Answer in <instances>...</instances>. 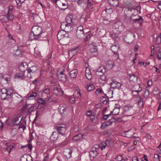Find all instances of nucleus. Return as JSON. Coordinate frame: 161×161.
I'll use <instances>...</instances> for the list:
<instances>
[{
  "label": "nucleus",
  "instance_id": "1",
  "mask_svg": "<svg viewBox=\"0 0 161 161\" xmlns=\"http://www.w3.org/2000/svg\"><path fill=\"white\" fill-rule=\"evenodd\" d=\"M44 36V33H42V28L38 26H35L32 29L29 40L31 41L38 40L41 38H43Z\"/></svg>",
  "mask_w": 161,
  "mask_h": 161
},
{
  "label": "nucleus",
  "instance_id": "2",
  "mask_svg": "<svg viewBox=\"0 0 161 161\" xmlns=\"http://www.w3.org/2000/svg\"><path fill=\"white\" fill-rule=\"evenodd\" d=\"M113 142L111 140H107L105 142H101L98 146L102 150H103L106 148H108L109 147L112 146Z\"/></svg>",
  "mask_w": 161,
  "mask_h": 161
},
{
  "label": "nucleus",
  "instance_id": "3",
  "mask_svg": "<svg viewBox=\"0 0 161 161\" xmlns=\"http://www.w3.org/2000/svg\"><path fill=\"white\" fill-rule=\"evenodd\" d=\"M73 25L68 24L66 22H62L61 23L60 29L67 32H70L73 30Z\"/></svg>",
  "mask_w": 161,
  "mask_h": 161
},
{
  "label": "nucleus",
  "instance_id": "4",
  "mask_svg": "<svg viewBox=\"0 0 161 161\" xmlns=\"http://www.w3.org/2000/svg\"><path fill=\"white\" fill-rule=\"evenodd\" d=\"M37 70V67L35 66H33L30 68L28 70V77L30 79L32 78L36 74Z\"/></svg>",
  "mask_w": 161,
  "mask_h": 161
},
{
  "label": "nucleus",
  "instance_id": "5",
  "mask_svg": "<svg viewBox=\"0 0 161 161\" xmlns=\"http://www.w3.org/2000/svg\"><path fill=\"white\" fill-rule=\"evenodd\" d=\"M56 129L58 130V132L62 135V136L64 137V139L65 136L64 135L66 131V126L64 124H61L59 125L56 127Z\"/></svg>",
  "mask_w": 161,
  "mask_h": 161
},
{
  "label": "nucleus",
  "instance_id": "6",
  "mask_svg": "<svg viewBox=\"0 0 161 161\" xmlns=\"http://www.w3.org/2000/svg\"><path fill=\"white\" fill-rule=\"evenodd\" d=\"M69 37L68 34L66 33V32L64 31L61 30L57 34V37L59 40L64 39L65 38Z\"/></svg>",
  "mask_w": 161,
  "mask_h": 161
},
{
  "label": "nucleus",
  "instance_id": "7",
  "mask_svg": "<svg viewBox=\"0 0 161 161\" xmlns=\"http://www.w3.org/2000/svg\"><path fill=\"white\" fill-rule=\"evenodd\" d=\"M53 91L54 94L57 96H61L63 94L64 92L60 86L54 87Z\"/></svg>",
  "mask_w": 161,
  "mask_h": 161
},
{
  "label": "nucleus",
  "instance_id": "8",
  "mask_svg": "<svg viewBox=\"0 0 161 161\" xmlns=\"http://www.w3.org/2000/svg\"><path fill=\"white\" fill-rule=\"evenodd\" d=\"M57 76L59 80L61 81L65 82L66 80L67 76L64 72L58 71Z\"/></svg>",
  "mask_w": 161,
  "mask_h": 161
},
{
  "label": "nucleus",
  "instance_id": "9",
  "mask_svg": "<svg viewBox=\"0 0 161 161\" xmlns=\"http://www.w3.org/2000/svg\"><path fill=\"white\" fill-rule=\"evenodd\" d=\"M113 28L115 29H117V31L120 32L123 31L124 26L121 22H118L114 24Z\"/></svg>",
  "mask_w": 161,
  "mask_h": 161
},
{
  "label": "nucleus",
  "instance_id": "10",
  "mask_svg": "<svg viewBox=\"0 0 161 161\" xmlns=\"http://www.w3.org/2000/svg\"><path fill=\"white\" fill-rule=\"evenodd\" d=\"M69 106L65 104H62L60 105L59 108V111L61 114H63L69 110Z\"/></svg>",
  "mask_w": 161,
  "mask_h": 161
},
{
  "label": "nucleus",
  "instance_id": "11",
  "mask_svg": "<svg viewBox=\"0 0 161 161\" xmlns=\"http://www.w3.org/2000/svg\"><path fill=\"white\" fill-rule=\"evenodd\" d=\"M130 81V83L131 84H134L136 83L138 80V77L135 74H129Z\"/></svg>",
  "mask_w": 161,
  "mask_h": 161
},
{
  "label": "nucleus",
  "instance_id": "12",
  "mask_svg": "<svg viewBox=\"0 0 161 161\" xmlns=\"http://www.w3.org/2000/svg\"><path fill=\"white\" fill-rule=\"evenodd\" d=\"M110 84L111 87L113 89H119L121 86L119 82H118L115 80H112L110 83Z\"/></svg>",
  "mask_w": 161,
  "mask_h": 161
},
{
  "label": "nucleus",
  "instance_id": "13",
  "mask_svg": "<svg viewBox=\"0 0 161 161\" xmlns=\"http://www.w3.org/2000/svg\"><path fill=\"white\" fill-rule=\"evenodd\" d=\"M106 70L103 66L100 67L96 71V74L97 76H102L106 72Z\"/></svg>",
  "mask_w": 161,
  "mask_h": 161
},
{
  "label": "nucleus",
  "instance_id": "14",
  "mask_svg": "<svg viewBox=\"0 0 161 161\" xmlns=\"http://www.w3.org/2000/svg\"><path fill=\"white\" fill-rule=\"evenodd\" d=\"M7 89L3 88L0 90V97L1 99H5L7 96H8L7 93Z\"/></svg>",
  "mask_w": 161,
  "mask_h": 161
},
{
  "label": "nucleus",
  "instance_id": "15",
  "mask_svg": "<svg viewBox=\"0 0 161 161\" xmlns=\"http://www.w3.org/2000/svg\"><path fill=\"white\" fill-rule=\"evenodd\" d=\"M20 121L21 120H19V117H15L12 119L9 124L12 125H17L20 124Z\"/></svg>",
  "mask_w": 161,
  "mask_h": 161
},
{
  "label": "nucleus",
  "instance_id": "16",
  "mask_svg": "<svg viewBox=\"0 0 161 161\" xmlns=\"http://www.w3.org/2000/svg\"><path fill=\"white\" fill-rule=\"evenodd\" d=\"M151 56L153 55L155 53H157L159 52V51H161L160 49L159 45H158L157 46H153L151 47Z\"/></svg>",
  "mask_w": 161,
  "mask_h": 161
},
{
  "label": "nucleus",
  "instance_id": "17",
  "mask_svg": "<svg viewBox=\"0 0 161 161\" xmlns=\"http://www.w3.org/2000/svg\"><path fill=\"white\" fill-rule=\"evenodd\" d=\"M119 49V45L115 43L111 47V50L115 55L118 54V51Z\"/></svg>",
  "mask_w": 161,
  "mask_h": 161
},
{
  "label": "nucleus",
  "instance_id": "18",
  "mask_svg": "<svg viewBox=\"0 0 161 161\" xmlns=\"http://www.w3.org/2000/svg\"><path fill=\"white\" fill-rule=\"evenodd\" d=\"M133 21L135 23H138L140 25H141L143 21V19L142 17L138 15L136 18L132 19Z\"/></svg>",
  "mask_w": 161,
  "mask_h": 161
},
{
  "label": "nucleus",
  "instance_id": "19",
  "mask_svg": "<svg viewBox=\"0 0 161 161\" xmlns=\"http://www.w3.org/2000/svg\"><path fill=\"white\" fill-rule=\"evenodd\" d=\"M60 138H58V132L57 131L53 132L50 138L51 140L53 142H55L57 139L60 141Z\"/></svg>",
  "mask_w": 161,
  "mask_h": 161
},
{
  "label": "nucleus",
  "instance_id": "20",
  "mask_svg": "<svg viewBox=\"0 0 161 161\" xmlns=\"http://www.w3.org/2000/svg\"><path fill=\"white\" fill-rule=\"evenodd\" d=\"M123 134L126 137L130 138L132 137L134 138L135 137L134 136H133V132L130 130H129L126 131H125Z\"/></svg>",
  "mask_w": 161,
  "mask_h": 161
},
{
  "label": "nucleus",
  "instance_id": "21",
  "mask_svg": "<svg viewBox=\"0 0 161 161\" xmlns=\"http://www.w3.org/2000/svg\"><path fill=\"white\" fill-rule=\"evenodd\" d=\"M133 11H136L135 8H130L127 7L125 9L124 13L125 15L127 16L130 15L131 14V12H132Z\"/></svg>",
  "mask_w": 161,
  "mask_h": 161
},
{
  "label": "nucleus",
  "instance_id": "22",
  "mask_svg": "<svg viewBox=\"0 0 161 161\" xmlns=\"http://www.w3.org/2000/svg\"><path fill=\"white\" fill-rule=\"evenodd\" d=\"M14 78L17 79L21 80L24 79L25 77L23 73H18L15 75Z\"/></svg>",
  "mask_w": 161,
  "mask_h": 161
},
{
  "label": "nucleus",
  "instance_id": "23",
  "mask_svg": "<svg viewBox=\"0 0 161 161\" xmlns=\"http://www.w3.org/2000/svg\"><path fill=\"white\" fill-rule=\"evenodd\" d=\"M73 16L72 15H69L66 17V21L64 22L68 24L73 25L74 23L73 21Z\"/></svg>",
  "mask_w": 161,
  "mask_h": 161
},
{
  "label": "nucleus",
  "instance_id": "24",
  "mask_svg": "<svg viewBox=\"0 0 161 161\" xmlns=\"http://www.w3.org/2000/svg\"><path fill=\"white\" fill-rule=\"evenodd\" d=\"M85 75L86 78L88 80H91L92 78V75L90 69L87 68L85 71Z\"/></svg>",
  "mask_w": 161,
  "mask_h": 161
},
{
  "label": "nucleus",
  "instance_id": "25",
  "mask_svg": "<svg viewBox=\"0 0 161 161\" xmlns=\"http://www.w3.org/2000/svg\"><path fill=\"white\" fill-rule=\"evenodd\" d=\"M9 19L8 16L6 15H3L0 16V20L2 23H6Z\"/></svg>",
  "mask_w": 161,
  "mask_h": 161
},
{
  "label": "nucleus",
  "instance_id": "26",
  "mask_svg": "<svg viewBox=\"0 0 161 161\" xmlns=\"http://www.w3.org/2000/svg\"><path fill=\"white\" fill-rule=\"evenodd\" d=\"M100 76V78L99 79V81L101 83L104 84L107 81V78L104 74L102 76Z\"/></svg>",
  "mask_w": 161,
  "mask_h": 161
},
{
  "label": "nucleus",
  "instance_id": "27",
  "mask_svg": "<svg viewBox=\"0 0 161 161\" xmlns=\"http://www.w3.org/2000/svg\"><path fill=\"white\" fill-rule=\"evenodd\" d=\"M84 136L83 134H79L73 137V140L75 142L80 140L83 138Z\"/></svg>",
  "mask_w": 161,
  "mask_h": 161
},
{
  "label": "nucleus",
  "instance_id": "28",
  "mask_svg": "<svg viewBox=\"0 0 161 161\" xmlns=\"http://www.w3.org/2000/svg\"><path fill=\"white\" fill-rule=\"evenodd\" d=\"M161 33H160V35L158 36V37L157 35V34H154L153 35V37L154 38L156 37L155 39H154L153 41L154 42H155V43L157 44H159L161 42Z\"/></svg>",
  "mask_w": 161,
  "mask_h": 161
},
{
  "label": "nucleus",
  "instance_id": "29",
  "mask_svg": "<svg viewBox=\"0 0 161 161\" xmlns=\"http://www.w3.org/2000/svg\"><path fill=\"white\" fill-rule=\"evenodd\" d=\"M101 103L104 104H107L109 102L108 97L107 96H102L100 99Z\"/></svg>",
  "mask_w": 161,
  "mask_h": 161
},
{
  "label": "nucleus",
  "instance_id": "30",
  "mask_svg": "<svg viewBox=\"0 0 161 161\" xmlns=\"http://www.w3.org/2000/svg\"><path fill=\"white\" fill-rule=\"evenodd\" d=\"M13 7L12 6H10L8 9V15L10 20H12L13 19V15L12 14Z\"/></svg>",
  "mask_w": 161,
  "mask_h": 161
},
{
  "label": "nucleus",
  "instance_id": "31",
  "mask_svg": "<svg viewBox=\"0 0 161 161\" xmlns=\"http://www.w3.org/2000/svg\"><path fill=\"white\" fill-rule=\"evenodd\" d=\"M78 74V70L75 69L70 71V75L71 78H75Z\"/></svg>",
  "mask_w": 161,
  "mask_h": 161
},
{
  "label": "nucleus",
  "instance_id": "32",
  "mask_svg": "<svg viewBox=\"0 0 161 161\" xmlns=\"http://www.w3.org/2000/svg\"><path fill=\"white\" fill-rule=\"evenodd\" d=\"M76 35L78 38L81 39L84 36V32L82 31H76Z\"/></svg>",
  "mask_w": 161,
  "mask_h": 161
},
{
  "label": "nucleus",
  "instance_id": "33",
  "mask_svg": "<svg viewBox=\"0 0 161 161\" xmlns=\"http://www.w3.org/2000/svg\"><path fill=\"white\" fill-rule=\"evenodd\" d=\"M37 96V93L34 92H32L29 94L28 99L32 100Z\"/></svg>",
  "mask_w": 161,
  "mask_h": 161
},
{
  "label": "nucleus",
  "instance_id": "34",
  "mask_svg": "<svg viewBox=\"0 0 161 161\" xmlns=\"http://www.w3.org/2000/svg\"><path fill=\"white\" fill-rule=\"evenodd\" d=\"M109 3L113 7H116L119 5V2L118 0H108Z\"/></svg>",
  "mask_w": 161,
  "mask_h": 161
},
{
  "label": "nucleus",
  "instance_id": "35",
  "mask_svg": "<svg viewBox=\"0 0 161 161\" xmlns=\"http://www.w3.org/2000/svg\"><path fill=\"white\" fill-rule=\"evenodd\" d=\"M74 96L76 97L79 98L81 97V94L80 93V90L79 88H76L75 91L74 93Z\"/></svg>",
  "mask_w": 161,
  "mask_h": 161
},
{
  "label": "nucleus",
  "instance_id": "36",
  "mask_svg": "<svg viewBox=\"0 0 161 161\" xmlns=\"http://www.w3.org/2000/svg\"><path fill=\"white\" fill-rule=\"evenodd\" d=\"M96 147L94 150L91 151L90 153V155L91 157L93 158H95L97 154V150L96 149Z\"/></svg>",
  "mask_w": 161,
  "mask_h": 161
},
{
  "label": "nucleus",
  "instance_id": "37",
  "mask_svg": "<svg viewBox=\"0 0 161 161\" xmlns=\"http://www.w3.org/2000/svg\"><path fill=\"white\" fill-rule=\"evenodd\" d=\"M133 106L130 105V104L126 105L124 107V110L125 112H127L131 110L133 108Z\"/></svg>",
  "mask_w": 161,
  "mask_h": 161
},
{
  "label": "nucleus",
  "instance_id": "38",
  "mask_svg": "<svg viewBox=\"0 0 161 161\" xmlns=\"http://www.w3.org/2000/svg\"><path fill=\"white\" fill-rule=\"evenodd\" d=\"M14 144H12L8 147L7 150L8 151V154L10 153L11 151L14 150Z\"/></svg>",
  "mask_w": 161,
  "mask_h": 161
},
{
  "label": "nucleus",
  "instance_id": "39",
  "mask_svg": "<svg viewBox=\"0 0 161 161\" xmlns=\"http://www.w3.org/2000/svg\"><path fill=\"white\" fill-rule=\"evenodd\" d=\"M86 89L88 91H91L94 89V86L92 84H88L87 85Z\"/></svg>",
  "mask_w": 161,
  "mask_h": 161
},
{
  "label": "nucleus",
  "instance_id": "40",
  "mask_svg": "<svg viewBox=\"0 0 161 161\" xmlns=\"http://www.w3.org/2000/svg\"><path fill=\"white\" fill-rule=\"evenodd\" d=\"M115 119L113 118H112L111 119L108 120V121L106 122L108 126L111 125L113 122H115Z\"/></svg>",
  "mask_w": 161,
  "mask_h": 161
},
{
  "label": "nucleus",
  "instance_id": "41",
  "mask_svg": "<svg viewBox=\"0 0 161 161\" xmlns=\"http://www.w3.org/2000/svg\"><path fill=\"white\" fill-rule=\"evenodd\" d=\"M59 6L61 9H65L67 8L66 4L64 3L60 2Z\"/></svg>",
  "mask_w": 161,
  "mask_h": 161
},
{
  "label": "nucleus",
  "instance_id": "42",
  "mask_svg": "<svg viewBox=\"0 0 161 161\" xmlns=\"http://www.w3.org/2000/svg\"><path fill=\"white\" fill-rule=\"evenodd\" d=\"M115 160L116 161H125V159L120 155L117 156Z\"/></svg>",
  "mask_w": 161,
  "mask_h": 161
},
{
  "label": "nucleus",
  "instance_id": "43",
  "mask_svg": "<svg viewBox=\"0 0 161 161\" xmlns=\"http://www.w3.org/2000/svg\"><path fill=\"white\" fill-rule=\"evenodd\" d=\"M110 21L111 20L105 17L103 19V23L104 24L107 25L109 24Z\"/></svg>",
  "mask_w": 161,
  "mask_h": 161
},
{
  "label": "nucleus",
  "instance_id": "44",
  "mask_svg": "<svg viewBox=\"0 0 161 161\" xmlns=\"http://www.w3.org/2000/svg\"><path fill=\"white\" fill-rule=\"evenodd\" d=\"M136 86L139 87L138 89V90L133 91L132 92L133 93H134L135 92H137V94H138L142 90V88L141 87V85H140V84H138V85H136Z\"/></svg>",
  "mask_w": 161,
  "mask_h": 161
},
{
  "label": "nucleus",
  "instance_id": "45",
  "mask_svg": "<svg viewBox=\"0 0 161 161\" xmlns=\"http://www.w3.org/2000/svg\"><path fill=\"white\" fill-rule=\"evenodd\" d=\"M119 109L117 108H115L113 110L112 114L114 115L118 114L119 113Z\"/></svg>",
  "mask_w": 161,
  "mask_h": 161
},
{
  "label": "nucleus",
  "instance_id": "46",
  "mask_svg": "<svg viewBox=\"0 0 161 161\" xmlns=\"http://www.w3.org/2000/svg\"><path fill=\"white\" fill-rule=\"evenodd\" d=\"M50 92L49 87L48 86H46L43 90V93L48 95Z\"/></svg>",
  "mask_w": 161,
  "mask_h": 161
},
{
  "label": "nucleus",
  "instance_id": "47",
  "mask_svg": "<svg viewBox=\"0 0 161 161\" xmlns=\"http://www.w3.org/2000/svg\"><path fill=\"white\" fill-rule=\"evenodd\" d=\"M139 99V100L138 101V103L139 105L143 106V99L140 96L138 97Z\"/></svg>",
  "mask_w": 161,
  "mask_h": 161
},
{
  "label": "nucleus",
  "instance_id": "48",
  "mask_svg": "<svg viewBox=\"0 0 161 161\" xmlns=\"http://www.w3.org/2000/svg\"><path fill=\"white\" fill-rule=\"evenodd\" d=\"M37 102L40 104H43L46 103V101L45 99L44 100L42 98H40L38 100Z\"/></svg>",
  "mask_w": 161,
  "mask_h": 161
},
{
  "label": "nucleus",
  "instance_id": "49",
  "mask_svg": "<svg viewBox=\"0 0 161 161\" xmlns=\"http://www.w3.org/2000/svg\"><path fill=\"white\" fill-rule=\"evenodd\" d=\"M153 160L154 161H159V156L157 154H155Z\"/></svg>",
  "mask_w": 161,
  "mask_h": 161
},
{
  "label": "nucleus",
  "instance_id": "50",
  "mask_svg": "<svg viewBox=\"0 0 161 161\" xmlns=\"http://www.w3.org/2000/svg\"><path fill=\"white\" fill-rule=\"evenodd\" d=\"M107 126H108L106 122H103L100 128L102 130H103Z\"/></svg>",
  "mask_w": 161,
  "mask_h": 161
},
{
  "label": "nucleus",
  "instance_id": "51",
  "mask_svg": "<svg viewBox=\"0 0 161 161\" xmlns=\"http://www.w3.org/2000/svg\"><path fill=\"white\" fill-rule=\"evenodd\" d=\"M22 147H28L29 149L31 150L32 148L31 144L30 143V142H29L28 144L23 146Z\"/></svg>",
  "mask_w": 161,
  "mask_h": 161
},
{
  "label": "nucleus",
  "instance_id": "52",
  "mask_svg": "<svg viewBox=\"0 0 161 161\" xmlns=\"http://www.w3.org/2000/svg\"><path fill=\"white\" fill-rule=\"evenodd\" d=\"M90 47H93L94 48H96L97 46V44L95 42H92L90 44Z\"/></svg>",
  "mask_w": 161,
  "mask_h": 161
},
{
  "label": "nucleus",
  "instance_id": "53",
  "mask_svg": "<svg viewBox=\"0 0 161 161\" xmlns=\"http://www.w3.org/2000/svg\"><path fill=\"white\" fill-rule=\"evenodd\" d=\"M102 90L100 88L97 89L95 92L96 94L97 95H99L102 92Z\"/></svg>",
  "mask_w": 161,
  "mask_h": 161
},
{
  "label": "nucleus",
  "instance_id": "54",
  "mask_svg": "<svg viewBox=\"0 0 161 161\" xmlns=\"http://www.w3.org/2000/svg\"><path fill=\"white\" fill-rule=\"evenodd\" d=\"M7 93L8 95V96H10L11 94L13 92V91L11 88H8V90H7Z\"/></svg>",
  "mask_w": 161,
  "mask_h": 161
},
{
  "label": "nucleus",
  "instance_id": "55",
  "mask_svg": "<svg viewBox=\"0 0 161 161\" xmlns=\"http://www.w3.org/2000/svg\"><path fill=\"white\" fill-rule=\"evenodd\" d=\"M149 95V91L147 90H146L144 93V97L147 98Z\"/></svg>",
  "mask_w": 161,
  "mask_h": 161
},
{
  "label": "nucleus",
  "instance_id": "56",
  "mask_svg": "<svg viewBox=\"0 0 161 161\" xmlns=\"http://www.w3.org/2000/svg\"><path fill=\"white\" fill-rule=\"evenodd\" d=\"M52 96L50 94H47V97L45 98V101H47L49 100L52 98Z\"/></svg>",
  "mask_w": 161,
  "mask_h": 161
},
{
  "label": "nucleus",
  "instance_id": "57",
  "mask_svg": "<svg viewBox=\"0 0 161 161\" xmlns=\"http://www.w3.org/2000/svg\"><path fill=\"white\" fill-rule=\"evenodd\" d=\"M76 31H84V29L82 26H80L77 27Z\"/></svg>",
  "mask_w": 161,
  "mask_h": 161
},
{
  "label": "nucleus",
  "instance_id": "58",
  "mask_svg": "<svg viewBox=\"0 0 161 161\" xmlns=\"http://www.w3.org/2000/svg\"><path fill=\"white\" fill-rule=\"evenodd\" d=\"M106 12L108 14H111L112 12V10L111 8L108 9L106 8L105 9Z\"/></svg>",
  "mask_w": 161,
  "mask_h": 161
},
{
  "label": "nucleus",
  "instance_id": "59",
  "mask_svg": "<svg viewBox=\"0 0 161 161\" xmlns=\"http://www.w3.org/2000/svg\"><path fill=\"white\" fill-rule=\"evenodd\" d=\"M34 111V108L33 106H31L28 109V112L29 113H31L33 111Z\"/></svg>",
  "mask_w": 161,
  "mask_h": 161
},
{
  "label": "nucleus",
  "instance_id": "60",
  "mask_svg": "<svg viewBox=\"0 0 161 161\" xmlns=\"http://www.w3.org/2000/svg\"><path fill=\"white\" fill-rule=\"evenodd\" d=\"M152 82L151 80H148L147 82V87H150L152 86Z\"/></svg>",
  "mask_w": 161,
  "mask_h": 161
},
{
  "label": "nucleus",
  "instance_id": "61",
  "mask_svg": "<svg viewBox=\"0 0 161 161\" xmlns=\"http://www.w3.org/2000/svg\"><path fill=\"white\" fill-rule=\"evenodd\" d=\"M137 13H133L130 16V18L131 19L134 18L135 17H137Z\"/></svg>",
  "mask_w": 161,
  "mask_h": 161
},
{
  "label": "nucleus",
  "instance_id": "62",
  "mask_svg": "<svg viewBox=\"0 0 161 161\" xmlns=\"http://www.w3.org/2000/svg\"><path fill=\"white\" fill-rule=\"evenodd\" d=\"M141 160L142 161H144V160H145L146 161H148V160L147 159V156H146L145 155H144V157L141 158Z\"/></svg>",
  "mask_w": 161,
  "mask_h": 161
},
{
  "label": "nucleus",
  "instance_id": "63",
  "mask_svg": "<svg viewBox=\"0 0 161 161\" xmlns=\"http://www.w3.org/2000/svg\"><path fill=\"white\" fill-rule=\"evenodd\" d=\"M90 35L89 34H88L87 36L84 39V42H86L88 40V39L90 38Z\"/></svg>",
  "mask_w": 161,
  "mask_h": 161
},
{
  "label": "nucleus",
  "instance_id": "64",
  "mask_svg": "<svg viewBox=\"0 0 161 161\" xmlns=\"http://www.w3.org/2000/svg\"><path fill=\"white\" fill-rule=\"evenodd\" d=\"M75 98L74 97H71L70 98L69 101L72 103H74L75 101Z\"/></svg>",
  "mask_w": 161,
  "mask_h": 161
}]
</instances>
